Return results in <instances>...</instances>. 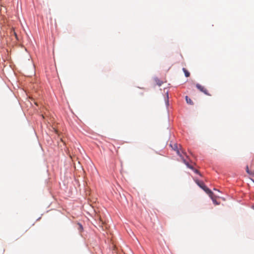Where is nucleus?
Instances as JSON below:
<instances>
[{"mask_svg":"<svg viewBox=\"0 0 254 254\" xmlns=\"http://www.w3.org/2000/svg\"><path fill=\"white\" fill-rule=\"evenodd\" d=\"M195 182L201 188H202L204 186V184L202 182H200L198 180H196Z\"/></svg>","mask_w":254,"mask_h":254,"instance_id":"nucleus-6","label":"nucleus"},{"mask_svg":"<svg viewBox=\"0 0 254 254\" xmlns=\"http://www.w3.org/2000/svg\"><path fill=\"white\" fill-rule=\"evenodd\" d=\"M155 80L157 84L159 86H161L162 85V82L159 79L155 78Z\"/></svg>","mask_w":254,"mask_h":254,"instance_id":"nucleus-9","label":"nucleus"},{"mask_svg":"<svg viewBox=\"0 0 254 254\" xmlns=\"http://www.w3.org/2000/svg\"><path fill=\"white\" fill-rule=\"evenodd\" d=\"M202 189L209 195V196L211 198V199L214 202V200L213 199V193L212 192V191L210 190H209L205 185L203 186V187Z\"/></svg>","mask_w":254,"mask_h":254,"instance_id":"nucleus-3","label":"nucleus"},{"mask_svg":"<svg viewBox=\"0 0 254 254\" xmlns=\"http://www.w3.org/2000/svg\"><path fill=\"white\" fill-rule=\"evenodd\" d=\"M182 160H183V162L187 165V166L188 168H189L190 169L192 170L195 173L199 174V171L195 169L192 166L190 165L189 164V163L185 160V159L183 158Z\"/></svg>","mask_w":254,"mask_h":254,"instance_id":"nucleus-4","label":"nucleus"},{"mask_svg":"<svg viewBox=\"0 0 254 254\" xmlns=\"http://www.w3.org/2000/svg\"><path fill=\"white\" fill-rule=\"evenodd\" d=\"M80 225V227L82 228V225Z\"/></svg>","mask_w":254,"mask_h":254,"instance_id":"nucleus-10","label":"nucleus"},{"mask_svg":"<svg viewBox=\"0 0 254 254\" xmlns=\"http://www.w3.org/2000/svg\"><path fill=\"white\" fill-rule=\"evenodd\" d=\"M186 100L187 103L190 104V105L193 104V102L192 101V100L190 98H189L188 96L186 97Z\"/></svg>","mask_w":254,"mask_h":254,"instance_id":"nucleus-7","label":"nucleus"},{"mask_svg":"<svg viewBox=\"0 0 254 254\" xmlns=\"http://www.w3.org/2000/svg\"><path fill=\"white\" fill-rule=\"evenodd\" d=\"M14 35H15V36L16 37V33L14 32Z\"/></svg>","mask_w":254,"mask_h":254,"instance_id":"nucleus-11","label":"nucleus"},{"mask_svg":"<svg viewBox=\"0 0 254 254\" xmlns=\"http://www.w3.org/2000/svg\"><path fill=\"white\" fill-rule=\"evenodd\" d=\"M170 146L173 150L176 151L178 155H179L180 157H182V155L180 154V152L179 151V147H181L180 145H178V144L177 143H171L170 144Z\"/></svg>","mask_w":254,"mask_h":254,"instance_id":"nucleus-2","label":"nucleus"},{"mask_svg":"<svg viewBox=\"0 0 254 254\" xmlns=\"http://www.w3.org/2000/svg\"><path fill=\"white\" fill-rule=\"evenodd\" d=\"M196 88L201 92H203L206 95L211 96V95L209 94L208 92V90L205 88L204 86L200 85L199 84H196Z\"/></svg>","mask_w":254,"mask_h":254,"instance_id":"nucleus-1","label":"nucleus"},{"mask_svg":"<svg viewBox=\"0 0 254 254\" xmlns=\"http://www.w3.org/2000/svg\"><path fill=\"white\" fill-rule=\"evenodd\" d=\"M246 172L248 174H249V175H254V173L253 171H250L249 169V167L248 166H247L246 167Z\"/></svg>","mask_w":254,"mask_h":254,"instance_id":"nucleus-8","label":"nucleus"},{"mask_svg":"<svg viewBox=\"0 0 254 254\" xmlns=\"http://www.w3.org/2000/svg\"><path fill=\"white\" fill-rule=\"evenodd\" d=\"M183 70L185 73V76L187 77H188L190 76V72L185 68H183Z\"/></svg>","mask_w":254,"mask_h":254,"instance_id":"nucleus-5","label":"nucleus"}]
</instances>
